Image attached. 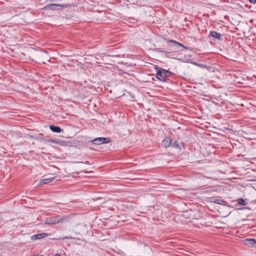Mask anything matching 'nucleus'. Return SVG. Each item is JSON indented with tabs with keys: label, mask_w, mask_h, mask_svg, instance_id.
<instances>
[{
	"label": "nucleus",
	"mask_w": 256,
	"mask_h": 256,
	"mask_svg": "<svg viewBox=\"0 0 256 256\" xmlns=\"http://www.w3.org/2000/svg\"><path fill=\"white\" fill-rule=\"evenodd\" d=\"M156 68L157 70L156 74V78L160 80L166 82L165 78L167 77L164 72L165 70L158 68L157 66H156Z\"/></svg>",
	"instance_id": "obj_1"
},
{
	"label": "nucleus",
	"mask_w": 256,
	"mask_h": 256,
	"mask_svg": "<svg viewBox=\"0 0 256 256\" xmlns=\"http://www.w3.org/2000/svg\"><path fill=\"white\" fill-rule=\"evenodd\" d=\"M110 142V140L108 138H94V140H92V142L94 144H108Z\"/></svg>",
	"instance_id": "obj_2"
},
{
	"label": "nucleus",
	"mask_w": 256,
	"mask_h": 256,
	"mask_svg": "<svg viewBox=\"0 0 256 256\" xmlns=\"http://www.w3.org/2000/svg\"><path fill=\"white\" fill-rule=\"evenodd\" d=\"M61 218L60 216H54L52 218H47L44 220V223L48 224H54L60 221Z\"/></svg>",
	"instance_id": "obj_3"
},
{
	"label": "nucleus",
	"mask_w": 256,
	"mask_h": 256,
	"mask_svg": "<svg viewBox=\"0 0 256 256\" xmlns=\"http://www.w3.org/2000/svg\"><path fill=\"white\" fill-rule=\"evenodd\" d=\"M66 5H61L58 4H48L43 9L45 10H58V8H66Z\"/></svg>",
	"instance_id": "obj_4"
},
{
	"label": "nucleus",
	"mask_w": 256,
	"mask_h": 256,
	"mask_svg": "<svg viewBox=\"0 0 256 256\" xmlns=\"http://www.w3.org/2000/svg\"><path fill=\"white\" fill-rule=\"evenodd\" d=\"M43 178H44L40 180V184H48V182H52L54 178V177H51L50 176H43Z\"/></svg>",
	"instance_id": "obj_5"
},
{
	"label": "nucleus",
	"mask_w": 256,
	"mask_h": 256,
	"mask_svg": "<svg viewBox=\"0 0 256 256\" xmlns=\"http://www.w3.org/2000/svg\"><path fill=\"white\" fill-rule=\"evenodd\" d=\"M244 242L245 244L250 247H256V240L254 238H246Z\"/></svg>",
	"instance_id": "obj_6"
},
{
	"label": "nucleus",
	"mask_w": 256,
	"mask_h": 256,
	"mask_svg": "<svg viewBox=\"0 0 256 256\" xmlns=\"http://www.w3.org/2000/svg\"><path fill=\"white\" fill-rule=\"evenodd\" d=\"M172 140L170 137L166 138L162 142V144L164 148L171 146Z\"/></svg>",
	"instance_id": "obj_7"
},
{
	"label": "nucleus",
	"mask_w": 256,
	"mask_h": 256,
	"mask_svg": "<svg viewBox=\"0 0 256 256\" xmlns=\"http://www.w3.org/2000/svg\"><path fill=\"white\" fill-rule=\"evenodd\" d=\"M48 234L45 232L38 234L32 236V238L33 240H38L45 238L48 236Z\"/></svg>",
	"instance_id": "obj_8"
},
{
	"label": "nucleus",
	"mask_w": 256,
	"mask_h": 256,
	"mask_svg": "<svg viewBox=\"0 0 256 256\" xmlns=\"http://www.w3.org/2000/svg\"><path fill=\"white\" fill-rule=\"evenodd\" d=\"M168 43L170 44H172V46H174V47H177L178 46H182V47H183L184 48H186V46H183L182 44L174 40H170L168 41Z\"/></svg>",
	"instance_id": "obj_9"
},
{
	"label": "nucleus",
	"mask_w": 256,
	"mask_h": 256,
	"mask_svg": "<svg viewBox=\"0 0 256 256\" xmlns=\"http://www.w3.org/2000/svg\"><path fill=\"white\" fill-rule=\"evenodd\" d=\"M210 36L219 40L221 39L220 34L216 31H211L210 33Z\"/></svg>",
	"instance_id": "obj_10"
},
{
	"label": "nucleus",
	"mask_w": 256,
	"mask_h": 256,
	"mask_svg": "<svg viewBox=\"0 0 256 256\" xmlns=\"http://www.w3.org/2000/svg\"><path fill=\"white\" fill-rule=\"evenodd\" d=\"M49 127L50 129L54 132L59 133L62 130L58 126L50 125Z\"/></svg>",
	"instance_id": "obj_11"
},
{
	"label": "nucleus",
	"mask_w": 256,
	"mask_h": 256,
	"mask_svg": "<svg viewBox=\"0 0 256 256\" xmlns=\"http://www.w3.org/2000/svg\"><path fill=\"white\" fill-rule=\"evenodd\" d=\"M171 146L173 148L181 150V148H180V146L179 145V144H178L177 141H174L173 142H172Z\"/></svg>",
	"instance_id": "obj_12"
},
{
	"label": "nucleus",
	"mask_w": 256,
	"mask_h": 256,
	"mask_svg": "<svg viewBox=\"0 0 256 256\" xmlns=\"http://www.w3.org/2000/svg\"><path fill=\"white\" fill-rule=\"evenodd\" d=\"M215 203L218 204H222V203H225L226 202L224 200H222L220 199H215L214 201Z\"/></svg>",
	"instance_id": "obj_13"
},
{
	"label": "nucleus",
	"mask_w": 256,
	"mask_h": 256,
	"mask_svg": "<svg viewBox=\"0 0 256 256\" xmlns=\"http://www.w3.org/2000/svg\"><path fill=\"white\" fill-rule=\"evenodd\" d=\"M238 204L241 205L245 206L246 204V202L245 200L243 198H239L238 200Z\"/></svg>",
	"instance_id": "obj_14"
},
{
	"label": "nucleus",
	"mask_w": 256,
	"mask_h": 256,
	"mask_svg": "<svg viewBox=\"0 0 256 256\" xmlns=\"http://www.w3.org/2000/svg\"><path fill=\"white\" fill-rule=\"evenodd\" d=\"M49 142L52 143H54V144H61L60 140H49Z\"/></svg>",
	"instance_id": "obj_15"
},
{
	"label": "nucleus",
	"mask_w": 256,
	"mask_h": 256,
	"mask_svg": "<svg viewBox=\"0 0 256 256\" xmlns=\"http://www.w3.org/2000/svg\"><path fill=\"white\" fill-rule=\"evenodd\" d=\"M164 72L167 78L170 76L172 74V73L166 70Z\"/></svg>",
	"instance_id": "obj_16"
},
{
	"label": "nucleus",
	"mask_w": 256,
	"mask_h": 256,
	"mask_svg": "<svg viewBox=\"0 0 256 256\" xmlns=\"http://www.w3.org/2000/svg\"><path fill=\"white\" fill-rule=\"evenodd\" d=\"M196 64L198 66H200L201 68H206V66H205V65H203L202 64H197V63H196Z\"/></svg>",
	"instance_id": "obj_17"
},
{
	"label": "nucleus",
	"mask_w": 256,
	"mask_h": 256,
	"mask_svg": "<svg viewBox=\"0 0 256 256\" xmlns=\"http://www.w3.org/2000/svg\"><path fill=\"white\" fill-rule=\"evenodd\" d=\"M249 1L252 4H256V0H249Z\"/></svg>",
	"instance_id": "obj_18"
},
{
	"label": "nucleus",
	"mask_w": 256,
	"mask_h": 256,
	"mask_svg": "<svg viewBox=\"0 0 256 256\" xmlns=\"http://www.w3.org/2000/svg\"><path fill=\"white\" fill-rule=\"evenodd\" d=\"M85 164H90L89 163V162H88V161L86 162Z\"/></svg>",
	"instance_id": "obj_19"
},
{
	"label": "nucleus",
	"mask_w": 256,
	"mask_h": 256,
	"mask_svg": "<svg viewBox=\"0 0 256 256\" xmlns=\"http://www.w3.org/2000/svg\"><path fill=\"white\" fill-rule=\"evenodd\" d=\"M66 238L67 239H68V238H72L71 237L68 238V237L66 236Z\"/></svg>",
	"instance_id": "obj_20"
},
{
	"label": "nucleus",
	"mask_w": 256,
	"mask_h": 256,
	"mask_svg": "<svg viewBox=\"0 0 256 256\" xmlns=\"http://www.w3.org/2000/svg\"><path fill=\"white\" fill-rule=\"evenodd\" d=\"M80 163H84L82 162H79Z\"/></svg>",
	"instance_id": "obj_21"
},
{
	"label": "nucleus",
	"mask_w": 256,
	"mask_h": 256,
	"mask_svg": "<svg viewBox=\"0 0 256 256\" xmlns=\"http://www.w3.org/2000/svg\"><path fill=\"white\" fill-rule=\"evenodd\" d=\"M44 256L42 255V256Z\"/></svg>",
	"instance_id": "obj_22"
}]
</instances>
